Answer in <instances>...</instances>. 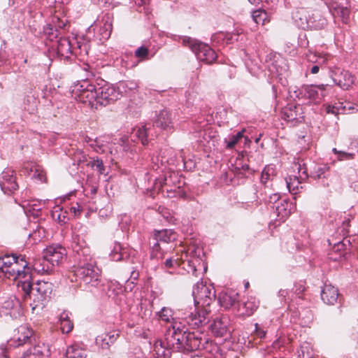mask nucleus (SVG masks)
Instances as JSON below:
<instances>
[{
  "instance_id": "f257e3e1",
  "label": "nucleus",
  "mask_w": 358,
  "mask_h": 358,
  "mask_svg": "<svg viewBox=\"0 0 358 358\" xmlns=\"http://www.w3.org/2000/svg\"><path fill=\"white\" fill-rule=\"evenodd\" d=\"M12 256V264L6 265L3 273L8 278H13L17 281V288L21 289L25 296L29 295L34 288H32L31 276L27 263L23 257Z\"/></svg>"
},
{
  "instance_id": "f03ea898",
  "label": "nucleus",
  "mask_w": 358,
  "mask_h": 358,
  "mask_svg": "<svg viewBox=\"0 0 358 358\" xmlns=\"http://www.w3.org/2000/svg\"><path fill=\"white\" fill-rule=\"evenodd\" d=\"M73 273L76 278V280L85 285L96 287L101 280V271L91 263L76 266Z\"/></svg>"
},
{
  "instance_id": "7ed1b4c3",
  "label": "nucleus",
  "mask_w": 358,
  "mask_h": 358,
  "mask_svg": "<svg viewBox=\"0 0 358 358\" xmlns=\"http://www.w3.org/2000/svg\"><path fill=\"white\" fill-rule=\"evenodd\" d=\"M73 92L78 101L87 104L91 108H98L97 87L95 85L85 80L76 85Z\"/></svg>"
},
{
  "instance_id": "20e7f679",
  "label": "nucleus",
  "mask_w": 358,
  "mask_h": 358,
  "mask_svg": "<svg viewBox=\"0 0 358 358\" xmlns=\"http://www.w3.org/2000/svg\"><path fill=\"white\" fill-rule=\"evenodd\" d=\"M184 43H187L192 50L195 53L198 59L206 64H212L217 59V54L209 45L196 42L190 38H184Z\"/></svg>"
},
{
  "instance_id": "39448f33",
  "label": "nucleus",
  "mask_w": 358,
  "mask_h": 358,
  "mask_svg": "<svg viewBox=\"0 0 358 358\" xmlns=\"http://www.w3.org/2000/svg\"><path fill=\"white\" fill-rule=\"evenodd\" d=\"M194 300L196 305L208 307L215 300V294L213 289L203 283L197 284L193 290Z\"/></svg>"
},
{
  "instance_id": "423d86ee",
  "label": "nucleus",
  "mask_w": 358,
  "mask_h": 358,
  "mask_svg": "<svg viewBox=\"0 0 358 358\" xmlns=\"http://www.w3.org/2000/svg\"><path fill=\"white\" fill-rule=\"evenodd\" d=\"M98 98L96 101L99 106H106L114 103L120 96V93L116 88L109 84H105L101 87H97Z\"/></svg>"
},
{
  "instance_id": "0eeeda50",
  "label": "nucleus",
  "mask_w": 358,
  "mask_h": 358,
  "mask_svg": "<svg viewBox=\"0 0 358 358\" xmlns=\"http://www.w3.org/2000/svg\"><path fill=\"white\" fill-rule=\"evenodd\" d=\"M330 77L335 85L344 90H350L355 83V77L351 73L338 68L331 71Z\"/></svg>"
},
{
  "instance_id": "6e6552de",
  "label": "nucleus",
  "mask_w": 358,
  "mask_h": 358,
  "mask_svg": "<svg viewBox=\"0 0 358 358\" xmlns=\"http://www.w3.org/2000/svg\"><path fill=\"white\" fill-rule=\"evenodd\" d=\"M33 290L36 292L34 301L37 302L33 309L38 306H43L44 303L50 298L52 292V284L46 281H38Z\"/></svg>"
},
{
  "instance_id": "1a4fd4ad",
  "label": "nucleus",
  "mask_w": 358,
  "mask_h": 358,
  "mask_svg": "<svg viewBox=\"0 0 358 358\" xmlns=\"http://www.w3.org/2000/svg\"><path fill=\"white\" fill-rule=\"evenodd\" d=\"M33 335V331L26 325H22L15 330L14 334L10 341V345L18 347L29 342Z\"/></svg>"
},
{
  "instance_id": "9d476101",
  "label": "nucleus",
  "mask_w": 358,
  "mask_h": 358,
  "mask_svg": "<svg viewBox=\"0 0 358 358\" xmlns=\"http://www.w3.org/2000/svg\"><path fill=\"white\" fill-rule=\"evenodd\" d=\"M45 258L49 260L53 266H57L64 259L66 256V249L61 245H51L43 250Z\"/></svg>"
},
{
  "instance_id": "9b49d317",
  "label": "nucleus",
  "mask_w": 358,
  "mask_h": 358,
  "mask_svg": "<svg viewBox=\"0 0 358 358\" xmlns=\"http://www.w3.org/2000/svg\"><path fill=\"white\" fill-rule=\"evenodd\" d=\"M327 84L305 85L302 87V93L305 97L319 101L327 95Z\"/></svg>"
},
{
  "instance_id": "f8f14e48",
  "label": "nucleus",
  "mask_w": 358,
  "mask_h": 358,
  "mask_svg": "<svg viewBox=\"0 0 358 358\" xmlns=\"http://www.w3.org/2000/svg\"><path fill=\"white\" fill-rule=\"evenodd\" d=\"M79 162L84 164L86 166L91 168L93 171H96L101 176H106L108 173L106 167L104 166L102 159L96 157H82Z\"/></svg>"
},
{
  "instance_id": "ddd939ff",
  "label": "nucleus",
  "mask_w": 358,
  "mask_h": 358,
  "mask_svg": "<svg viewBox=\"0 0 358 358\" xmlns=\"http://www.w3.org/2000/svg\"><path fill=\"white\" fill-rule=\"evenodd\" d=\"M20 176L30 179H41L46 177V173L41 166L31 164L21 170Z\"/></svg>"
},
{
  "instance_id": "4468645a",
  "label": "nucleus",
  "mask_w": 358,
  "mask_h": 358,
  "mask_svg": "<svg viewBox=\"0 0 358 358\" xmlns=\"http://www.w3.org/2000/svg\"><path fill=\"white\" fill-rule=\"evenodd\" d=\"M210 310L208 307H202L201 309L198 310L195 313H191L189 315V322L192 325L199 327L206 324L208 322V315Z\"/></svg>"
},
{
  "instance_id": "2eb2a0df",
  "label": "nucleus",
  "mask_w": 358,
  "mask_h": 358,
  "mask_svg": "<svg viewBox=\"0 0 358 358\" xmlns=\"http://www.w3.org/2000/svg\"><path fill=\"white\" fill-rule=\"evenodd\" d=\"M310 12L311 11L308 8L301 7L296 8V10L293 13L292 17L299 27L303 29L308 28V20Z\"/></svg>"
},
{
  "instance_id": "dca6fc26",
  "label": "nucleus",
  "mask_w": 358,
  "mask_h": 358,
  "mask_svg": "<svg viewBox=\"0 0 358 358\" xmlns=\"http://www.w3.org/2000/svg\"><path fill=\"white\" fill-rule=\"evenodd\" d=\"M259 301L255 297H250L247 301L238 305L237 311L241 315L250 316L257 310Z\"/></svg>"
},
{
  "instance_id": "f3484780",
  "label": "nucleus",
  "mask_w": 358,
  "mask_h": 358,
  "mask_svg": "<svg viewBox=\"0 0 358 358\" xmlns=\"http://www.w3.org/2000/svg\"><path fill=\"white\" fill-rule=\"evenodd\" d=\"M283 118L289 122L303 118L302 107L300 105H290L285 107L282 111Z\"/></svg>"
},
{
  "instance_id": "a211bd4d",
  "label": "nucleus",
  "mask_w": 358,
  "mask_h": 358,
  "mask_svg": "<svg viewBox=\"0 0 358 358\" xmlns=\"http://www.w3.org/2000/svg\"><path fill=\"white\" fill-rule=\"evenodd\" d=\"M321 297L324 303L334 305L337 301L338 290L334 286L326 285L322 289Z\"/></svg>"
},
{
  "instance_id": "6ab92c4d",
  "label": "nucleus",
  "mask_w": 358,
  "mask_h": 358,
  "mask_svg": "<svg viewBox=\"0 0 358 358\" xmlns=\"http://www.w3.org/2000/svg\"><path fill=\"white\" fill-rule=\"evenodd\" d=\"M228 324L229 320L227 317L222 316L217 317L214 320L213 324H211V330L217 336H223L227 333Z\"/></svg>"
},
{
  "instance_id": "aec40b11",
  "label": "nucleus",
  "mask_w": 358,
  "mask_h": 358,
  "mask_svg": "<svg viewBox=\"0 0 358 358\" xmlns=\"http://www.w3.org/2000/svg\"><path fill=\"white\" fill-rule=\"evenodd\" d=\"M118 337L119 334L117 331H110L98 336L96 338V343L103 349H108L110 346L116 341Z\"/></svg>"
},
{
  "instance_id": "412c9836",
  "label": "nucleus",
  "mask_w": 358,
  "mask_h": 358,
  "mask_svg": "<svg viewBox=\"0 0 358 358\" xmlns=\"http://www.w3.org/2000/svg\"><path fill=\"white\" fill-rule=\"evenodd\" d=\"M238 299V294L233 291L227 292H221L219 296V301L222 307L229 308Z\"/></svg>"
},
{
  "instance_id": "4be33fe9",
  "label": "nucleus",
  "mask_w": 358,
  "mask_h": 358,
  "mask_svg": "<svg viewBox=\"0 0 358 358\" xmlns=\"http://www.w3.org/2000/svg\"><path fill=\"white\" fill-rule=\"evenodd\" d=\"M154 125L163 129H171L172 128V121L169 111L162 110L157 115Z\"/></svg>"
},
{
  "instance_id": "5701e85b",
  "label": "nucleus",
  "mask_w": 358,
  "mask_h": 358,
  "mask_svg": "<svg viewBox=\"0 0 358 358\" xmlns=\"http://www.w3.org/2000/svg\"><path fill=\"white\" fill-rule=\"evenodd\" d=\"M57 52L61 56L68 58L73 53L71 41L66 38H60L57 41Z\"/></svg>"
},
{
  "instance_id": "b1692460",
  "label": "nucleus",
  "mask_w": 358,
  "mask_h": 358,
  "mask_svg": "<svg viewBox=\"0 0 358 358\" xmlns=\"http://www.w3.org/2000/svg\"><path fill=\"white\" fill-rule=\"evenodd\" d=\"M33 267L39 273H49L53 268L52 264L45 258L44 252H43V257L41 259L34 260Z\"/></svg>"
},
{
  "instance_id": "393cba45",
  "label": "nucleus",
  "mask_w": 358,
  "mask_h": 358,
  "mask_svg": "<svg viewBox=\"0 0 358 358\" xmlns=\"http://www.w3.org/2000/svg\"><path fill=\"white\" fill-rule=\"evenodd\" d=\"M155 238L158 242L169 243L176 240L177 235L171 229H164L155 231Z\"/></svg>"
},
{
  "instance_id": "a878e982",
  "label": "nucleus",
  "mask_w": 358,
  "mask_h": 358,
  "mask_svg": "<svg viewBox=\"0 0 358 358\" xmlns=\"http://www.w3.org/2000/svg\"><path fill=\"white\" fill-rule=\"evenodd\" d=\"M308 21V28L314 29H322L327 24L326 20L318 13L310 15Z\"/></svg>"
},
{
  "instance_id": "bb28decb",
  "label": "nucleus",
  "mask_w": 358,
  "mask_h": 358,
  "mask_svg": "<svg viewBox=\"0 0 358 358\" xmlns=\"http://www.w3.org/2000/svg\"><path fill=\"white\" fill-rule=\"evenodd\" d=\"M170 348L162 341H157L154 345L155 358H167L171 355Z\"/></svg>"
},
{
  "instance_id": "cd10ccee",
  "label": "nucleus",
  "mask_w": 358,
  "mask_h": 358,
  "mask_svg": "<svg viewBox=\"0 0 358 358\" xmlns=\"http://www.w3.org/2000/svg\"><path fill=\"white\" fill-rule=\"evenodd\" d=\"M167 348L179 350L178 342L176 340V324L173 326L172 331L169 330L165 335L164 341Z\"/></svg>"
},
{
  "instance_id": "c85d7f7f",
  "label": "nucleus",
  "mask_w": 358,
  "mask_h": 358,
  "mask_svg": "<svg viewBox=\"0 0 358 358\" xmlns=\"http://www.w3.org/2000/svg\"><path fill=\"white\" fill-rule=\"evenodd\" d=\"M67 358H86L85 350L77 344L69 346L66 352Z\"/></svg>"
},
{
  "instance_id": "c756f323",
  "label": "nucleus",
  "mask_w": 358,
  "mask_h": 358,
  "mask_svg": "<svg viewBox=\"0 0 358 358\" xmlns=\"http://www.w3.org/2000/svg\"><path fill=\"white\" fill-rule=\"evenodd\" d=\"M60 329L63 334L71 332L73 328V324L70 320L69 313L63 312L60 315Z\"/></svg>"
},
{
  "instance_id": "7c9ffc66",
  "label": "nucleus",
  "mask_w": 358,
  "mask_h": 358,
  "mask_svg": "<svg viewBox=\"0 0 358 358\" xmlns=\"http://www.w3.org/2000/svg\"><path fill=\"white\" fill-rule=\"evenodd\" d=\"M103 25L100 28V34L103 39H108L113 30V24L110 16H105L103 20Z\"/></svg>"
},
{
  "instance_id": "2f4dec72",
  "label": "nucleus",
  "mask_w": 358,
  "mask_h": 358,
  "mask_svg": "<svg viewBox=\"0 0 358 358\" xmlns=\"http://www.w3.org/2000/svg\"><path fill=\"white\" fill-rule=\"evenodd\" d=\"M187 343L185 347L192 350H197L201 345V338L197 336L194 332H187Z\"/></svg>"
},
{
  "instance_id": "473e14b6",
  "label": "nucleus",
  "mask_w": 358,
  "mask_h": 358,
  "mask_svg": "<svg viewBox=\"0 0 358 358\" xmlns=\"http://www.w3.org/2000/svg\"><path fill=\"white\" fill-rule=\"evenodd\" d=\"M0 187L2 191L7 194H12L18 189L16 180H1Z\"/></svg>"
},
{
  "instance_id": "72a5a7b5",
  "label": "nucleus",
  "mask_w": 358,
  "mask_h": 358,
  "mask_svg": "<svg viewBox=\"0 0 358 358\" xmlns=\"http://www.w3.org/2000/svg\"><path fill=\"white\" fill-rule=\"evenodd\" d=\"M252 19L255 23L258 24H264L266 22H268V14L265 10H257L252 13Z\"/></svg>"
},
{
  "instance_id": "f704fd0d",
  "label": "nucleus",
  "mask_w": 358,
  "mask_h": 358,
  "mask_svg": "<svg viewBox=\"0 0 358 358\" xmlns=\"http://www.w3.org/2000/svg\"><path fill=\"white\" fill-rule=\"evenodd\" d=\"M43 351L39 345L34 346L24 352L22 358H42Z\"/></svg>"
},
{
  "instance_id": "c9c22d12",
  "label": "nucleus",
  "mask_w": 358,
  "mask_h": 358,
  "mask_svg": "<svg viewBox=\"0 0 358 358\" xmlns=\"http://www.w3.org/2000/svg\"><path fill=\"white\" fill-rule=\"evenodd\" d=\"M245 130H242L238 131L236 134L232 135L229 140L225 139V143H227L226 148L227 149H232L234 146L238 143V142L243 137V132Z\"/></svg>"
},
{
  "instance_id": "e433bc0d",
  "label": "nucleus",
  "mask_w": 358,
  "mask_h": 358,
  "mask_svg": "<svg viewBox=\"0 0 358 358\" xmlns=\"http://www.w3.org/2000/svg\"><path fill=\"white\" fill-rule=\"evenodd\" d=\"M176 340L178 342L179 348H180L182 346H185L187 343V331L180 329V326L176 325Z\"/></svg>"
},
{
  "instance_id": "4c0bfd02",
  "label": "nucleus",
  "mask_w": 358,
  "mask_h": 358,
  "mask_svg": "<svg viewBox=\"0 0 358 358\" xmlns=\"http://www.w3.org/2000/svg\"><path fill=\"white\" fill-rule=\"evenodd\" d=\"M150 134V129L147 128L146 126H143L142 128H139L136 131L137 137L141 141L143 145L148 144L147 137Z\"/></svg>"
},
{
  "instance_id": "58836bf2",
  "label": "nucleus",
  "mask_w": 358,
  "mask_h": 358,
  "mask_svg": "<svg viewBox=\"0 0 358 358\" xmlns=\"http://www.w3.org/2000/svg\"><path fill=\"white\" fill-rule=\"evenodd\" d=\"M303 180H285V185L289 192L296 194L299 191V185L302 184Z\"/></svg>"
},
{
  "instance_id": "ea45409f",
  "label": "nucleus",
  "mask_w": 358,
  "mask_h": 358,
  "mask_svg": "<svg viewBox=\"0 0 358 358\" xmlns=\"http://www.w3.org/2000/svg\"><path fill=\"white\" fill-rule=\"evenodd\" d=\"M335 11L341 17L342 21L347 24L349 20L350 10L347 7H338L335 8Z\"/></svg>"
},
{
  "instance_id": "a19ab883",
  "label": "nucleus",
  "mask_w": 358,
  "mask_h": 358,
  "mask_svg": "<svg viewBox=\"0 0 358 358\" xmlns=\"http://www.w3.org/2000/svg\"><path fill=\"white\" fill-rule=\"evenodd\" d=\"M276 176L275 168L273 165L266 166L262 171V179H269L271 177Z\"/></svg>"
},
{
  "instance_id": "79ce46f5",
  "label": "nucleus",
  "mask_w": 358,
  "mask_h": 358,
  "mask_svg": "<svg viewBox=\"0 0 358 358\" xmlns=\"http://www.w3.org/2000/svg\"><path fill=\"white\" fill-rule=\"evenodd\" d=\"M134 54L136 57L139 58L141 60H143L148 58L149 51L146 47L141 46L136 50Z\"/></svg>"
},
{
  "instance_id": "37998d69",
  "label": "nucleus",
  "mask_w": 358,
  "mask_h": 358,
  "mask_svg": "<svg viewBox=\"0 0 358 358\" xmlns=\"http://www.w3.org/2000/svg\"><path fill=\"white\" fill-rule=\"evenodd\" d=\"M331 251H334L336 253L343 255L344 257L347 254L346 252V243H345V241L338 242V243L335 244L333 247Z\"/></svg>"
},
{
  "instance_id": "c03bdc74",
  "label": "nucleus",
  "mask_w": 358,
  "mask_h": 358,
  "mask_svg": "<svg viewBox=\"0 0 358 358\" xmlns=\"http://www.w3.org/2000/svg\"><path fill=\"white\" fill-rule=\"evenodd\" d=\"M180 264V259L179 258L171 257L167 259L164 262V266L166 268H173L179 266Z\"/></svg>"
},
{
  "instance_id": "a18cd8bd",
  "label": "nucleus",
  "mask_w": 358,
  "mask_h": 358,
  "mask_svg": "<svg viewBox=\"0 0 358 358\" xmlns=\"http://www.w3.org/2000/svg\"><path fill=\"white\" fill-rule=\"evenodd\" d=\"M13 256L11 255H5L3 257H0V271L1 273L4 271V267L6 265L12 264Z\"/></svg>"
},
{
  "instance_id": "49530a36",
  "label": "nucleus",
  "mask_w": 358,
  "mask_h": 358,
  "mask_svg": "<svg viewBox=\"0 0 358 358\" xmlns=\"http://www.w3.org/2000/svg\"><path fill=\"white\" fill-rule=\"evenodd\" d=\"M332 151L337 155L338 160L351 159L354 157L353 154L338 151L336 148H333Z\"/></svg>"
},
{
  "instance_id": "de8ad7c7",
  "label": "nucleus",
  "mask_w": 358,
  "mask_h": 358,
  "mask_svg": "<svg viewBox=\"0 0 358 358\" xmlns=\"http://www.w3.org/2000/svg\"><path fill=\"white\" fill-rule=\"evenodd\" d=\"M159 317L165 322H170L173 319L171 310L166 308H162L159 313Z\"/></svg>"
},
{
  "instance_id": "09e8293b",
  "label": "nucleus",
  "mask_w": 358,
  "mask_h": 358,
  "mask_svg": "<svg viewBox=\"0 0 358 358\" xmlns=\"http://www.w3.org/2000/svg\"><path fill=\"white\" fill-rule=\"evenodd\" d=\"M44 32L46 35L50 37V40H52L53 38H57V30L54 29L51 24H48L45 29Z\"/></svg>"
},
{
  "instance_id": "8fccbe9b",
  "label": "nucleus",
  "mask_w": 358,
  "mask_h": 358,
  "mask_svg": "<svg viewBox=\"0 0 358 358\" xmlns=\"http://www.w3.org/2000/svg\"><path fill=\"white\" fill-rule=\"evenodd\" d=\"M122 250V247L120 244H116L114 247V249L111 253V256L114 260L119 261L122 258V255L120 253Z\"/></svg>"
},
{
  "instance_id": "3c124183",
  "label": "nucleus",
  "mask_w": 358,
  "mask_h": 358,
  "mask_svg": "<svg viewBox=\"0 0 358 358\" xmlns=\"http://www.w3.org/2000/svg\"><path fill=\"white\" fill-rule=\"evenodd\" d=\"M329 258L334 262L341 261L344 258V254H338L334 251H331L329 254Z\"/></svg>"
},
{
  "instance_id": "603ef678",
  "label": "nucleus",
  "mask_w": 358,
  "mask_h": 358,
  "mask_svg": "<svg viewBox=\"0 0 358 358\" xmlns=\"http://www.w3.org/2000/svg\"><path fill=\"white\" fill-rule=\"evenodd\" d=\"M326 111L327 113L337 115L340 113V108L336 106L329 105L326 107Z\"/></svg>"
},
{
  "instance_id": "864d4df0",
  "label": "nucleus",
  "mask_w": 358,
  "mask_h": 358,
  "mask_svg": "<svg viewBox=\"0 0 358 358\" xmlns=\"http://www.w3.org/2000/svg\"><path fill=\"white\" fill-rule=\"evenodd\" d=\"M92 148H93L96 152H99V150L101 149L102 148V145L100 144L99 141L97 140V138L96 139H93L92 142L91 143H90L89 145Z\"/></svg>"
},
{
  "instance_id": "5fc2aeb1",
  "label": "nucleus",
  "mask_w": 358,
  "mask_h": 358,
  "mask_svg": "<svg viewBox=\"0 0 358 358\" xmlns=\"http://www.w3.org/2000/svg\"><path fill=\"white\" fill-rule=\"evenodd\" d=\"M10 301H11V303H12L11 306H10L9 301H6L4 303V306L6 308H12L13 307L19 305V301L15 296L11 297Z\"/></svg>"
},
{
  "instance_id": "6e6d98bb",
  "label": "nucleus",
  "mask_w": 358,
  "mask_h": 358,
  "mask_svg": "<svg viewBox=\"0 0 358 358\" xmlns=\"http://www.w3.org/2000/svg\"><path fill=\"white\" fill-rule=\"evenodd\" d=\"M161 248L159 243H157L154 245L152 248V256H155L157 258H162V255L160 257L158 256V252H160Z\"/></svg>"
},
{
  "instance_id": "4d7b16f0",
  "label": "nucleus",
  "mask_w": 358,
  "mask_h": 358,
  "mask_svg": "<svg viewBox=\"0 0 358 358\" xmlns=\"http://www.w3.org/2000/svg\"><path fill=\"white\" fill-rule=\"evenodd\" d=\"M83 209L81 208L80 206L77 203L75 206H72L71 208V211L74 214V215L77 216L80 214Z\"/></svg>"
},
{
  "instance_id": "13d9d810",
  "label": "nucleus",
  "mask_w": 358,
  "mask_h": 358,
  "mask_svg": "<svg viewBox=\"0 0 358 358\" xmlns=\"http://www.w3.org/2000/svg\"><path fill=\"white\" fill-rule=\"evenodd\" d=\"M256 326V331H257V336L259 337V338H263L265 336V331H263V330H259L258 329V327H257V324H255Z\"/></svg>"
},
{
  "instance_id": "bf43d9fd",
  "label": "nucleus",
  "mask_w": 358,
  "mask_h": 358,
  "mask_svg": "<svg viewBox=\"0 0 358 358\" xmlns=\"http://www.w3.org/2000/svg\"><path fill=\"white\" fill-rule=\"evenodd\" d=\"M320 71V66L319 65H315L310 69V73L313 74H316Z\"/></svg>"
},
{
  "instance_id": "052dcab7",
  "label": "nucleus",
  "mask_w": 358,
  "mask_h": 358,
  "mask_svg": "<svg viewBox=\"0 0 358 358\" xmlns=\"http://www.w3.org/2000/svg\"><path fill=\"white\" fill-rule=\"evenodd\" d=\"M127 86H129L131 90L136 89V84L133 82H128L127 83H125Z\"/></svg>"
},
{
  "instance_id": "680f3d73",
  "label": "nucleus",
  "mask_w": 358,
  "mask_h": 358,
  "mask_svg": "<svg viewBox=\"0 0 358 358\" xmlns=\"http://www.w3.org/2000/svg\"><path fill=\"white\" fill-rule=\"evenodd\" d=\"M92 141H93V139L87 136L84 137V142L86 143H88L89 145H90V143H91L92 142Z\"/></svg>"
},
{
  "instance_id": "e2e57ef3",
  "label": "nucleus",
  "mask_w": 358,
  "mask_h": 358,
  "mask_svg": "<svg viewBox=\"0 0 358 358\" xmlns=\"http://www.w3.org/2000/svg\"><path fill=\"white\" fill-rule=\"evenodd\" d=\"M138 277V273L136 271H133L131 275V278L133 280H136Z\"/></svg>"
},
{
  "instance_id": "0e129e2a",
  "label": "nucleus",
  "mask_w": 358,
  "mask_h": 358,
  "mask_svg": "<svg viewBox=\"0 0 358 358\" xmlns=\"http://www.w3.org/2000/svg\"><path fill=\"white\" fill-rule=\"evenodd\" d=\"M251 3L256 4L259 3L262 0H248Z\"/></svg>"
},
{
  "instance_id": "69168bd1",
  "label": "nucleus",
  "mask_w": 358,
  "mask_h": 358,
  "mask_svg": "<svg viewBox=\"0 0 358 358\" xmlns=\"http://www.w3.org/2000/svg\"><path fill=\"white\" fill-rule=\"evenodd\" d=\"M315 57V55H308V60L313 62H314L313 59L311 57Z\"/></svg>"
},
{
  "instance_id": "338daca9",
  "label": "nucleus",
  "mask_w": 358,
  "mask_h": 358,
  "mask_svg": "<svg viewBox=\"0 0 358 358\" xmlns=\"http://www.w3.org/2000/svg\"><path fill=\"white\" fill-rule=\"evenodd\" d=\"M327 3H330L333 0H325Z\"/></svg>"
},
{
  "instance_id": "774afa93",
  "label": "nucleus",
  "mask_w": 358,
  "mask_h": 358,
  "mask_svg": "<svg viewBox=\"0 0 358 358\" xmlns=\"http://www.w3.org/2000/svg\"><path fill=\"white\" fill-rule=\"evenodd\" d=\"M277 210L278 211L279 213H280V209L279 207H277Z\"/></svg>"
}]
</instances>
